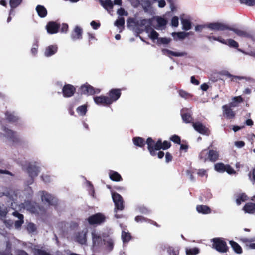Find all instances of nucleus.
I'll return each instance as SVG.
<instances>
[{
	"instance_id": "nucleus-1",
	"label": "nucleus",
	"mask_w": 255,
	"mask_h": 255,
	"mask_svg": "<svg viewBox=\"0 0 255 255\" xmlns=\"http://www.w3.org/2000/svg\"><path fill=\"white\" fill-rule=\"evenodd\" d=\"M207 27L210 30L218 31H223L229 30L233 31L237 36L241 37L246 38L248 39H253V35L249 32L242 30L238 28L231 27L229 25L221 22H212L209 23Z\"/></svg>"
},
{
	"instance_id": "nucleus-2",
	"label": "nucleus",
	"mask_w": 255,
	"mask_h": 255,
	"mask_svg": "<svg viewBox=\"0 0 255 255\" xmlns=\"http://www.w3.org/2000/svg\"><path fill=\"white\" fill-rule=\"evenodd\" d=\"M146 144L148 151L152 156L157 155L156 151L169 149L172 145L171 143L169 141L164 140L162 142V139L159 138L156 142L151 137L147 138Z\"/></svg>"
},
{
	"instance_id": "nucleus-3",
	"label": "nucleus",
	"mask_w": 255,
	"mask_h": 255,
	"mask_svg": "<svg viewBox=\"0 0 255 255\" xmlns=\"http://www.w3.org/2000/svg\"><path fill=\"white\" fill-rule=\"evenodd\" d=\"M219 157L218 151L213 149L209 150L208 149L203 150L199 155V159L203 162L209 161L214 163L218 160Z\"/></svg>"
},
{
	"instance_id": "nucleus-4",
	"label": "nucleus",
	"mask_w": 255,
	"mask_h": 255,
	"mask_svg": "<svg viewBox=\"0 0 255 255\" xmlns=\"http://www.w3.org/2000/svg\"><path fill=\"white\" fill-rule=\"evenodd\" d=\"M212 247L221 253H225L229 251V247L225 239L223 238L216 237L212 239Z\"/></svg>"
},
{
	"instance_id": "nucleus-5",
	"label": "nucleus",
	"mask_w": 255,
	"mask_h": 255,
	"mask_svg": "<svg viewBox=\"0 0 255 255\" xmlns=\"http://www.w3.org/2000/svg\"><path fill=\"white\" fill-rule=\"evenodd\" d=\"M23 206L25 209L32 213L39 215L45 212L43 207L39 206L38 204L31 201H25Z\"/></svg>"
},
{
	"instance_id": "nucleus-6",
	"label": "nucleus",
	"mask_w": 255,
	"mask_h": 255,
	"mask_svg": "<svg viewBox=\"0 0 255 255\" xmlns=\"http://www.w3.org/2000/svg\"><path fill=\"white\" fill-rule=\"evenodd\" d=\"M106 217L102 213H97L87 218V221L90 225H100L106 221Z\"/></svg>"
},
{
	"instance_id": "nucleus-7",
	"label": "nucleus",
	"mask_w": 255,
	"mask_h": 255,
	"mask_svg": "<svg viewBox=\"0 0 255 255\" xmlns=\"http://www.w3.org/2000/svg\"><path fill=\"white\" fill-rule=\"evenodd\" d=\"M80 91L81 94L87 95H93L95 94L100 93V90L95 88L89 84H83L80 87Z\"/></svg>"
},
{
	"instance_id": "nucleus-8",
	"label": "nucleus",
	"mask_w": 255,
	"mask_h": 255,
	"mask_svg": "<svg viewBox=\"0 0 255 255\" xmlns=\"http://www.w3.org/2000/svg\"><path fill=\"white\" fill-rule=\"evenodd\" d=\"M112 198L115 205V211L117 212V210H123L124 208V205L122 196L117 192H113L112 193Z\"/></svg>"
},
{
	"instance_id": "nucleus-9",
	"label": "nucleus",
	"mask_w": 255,
	"mask_h": 255,
	"mask_svg": "<svg viewBox=\"0 0 255 255\" xmlns=\"http://www.w3.org/2000/svg\"><path fill=\"white\" fill-rule=\"evenodd\" d=\"M41 193V200L43 202L47 203L49 206L57 205V199L52 194L46 191H42Z\"/></svg>"
},
{
	"instance_id": "nucleus-10",
	"label": "nucleus",
	"mask_w": 255,
	"mask_h": 255,
	"mask_svg": "<svg viewBox=\"0 0 255 255\" xmlns=\"http://www.w3.org/2000/svg\"><path fill=\"white\" fill-rule=\"evenodd\" d=\"M2 129L5 132V136L10 140L13 143H18L20 142V139L16 133L13 130L8 129L6 126H3Z\"/></svg>"
},
{
	"instance_id": "nucleus-11",
	"label": "nucleus",
	"mask_w": 255,
	"mask_h": 255,
	"mask_svg": "<svg viewBox=\"0 0 255 255\" xmlns=\"http://www.w3.org/2000/svg\"><path fill=\"white\" fill-rule=\"evenodd\" d=\"M76 88L71 84H65L62 88V94L64 98H70L74 95Z\"/></svg>"
},
{
	"instance_id": "nucleus-12",
	"label": "nucleus",
	"mask_w": 255,
	"mask_h": 255,
	"mask_svg": "<svg viewBox=\"0 0 255 255\" xmlns=\"http://www.w3.org/2000/svg\"><path fill=\"white\" fill-rule=\"evenodd\" d=\"M108 99L112 104L118 100L121 95V90L118 88H112L108 93Z\"/></svg>"
},
{
	"instance_id": "nucleus-13",
	"label": "nucleus",
	"mask_w": 255,
	"mask_h": 255,
	"mask_svg": "<svg viewBox=\"0 0 255 255\" xmlns=\"http://www.w3.org/2000/svg\"><path fill=\"white\" fill-rule=\"evenodd\" d=\"M28 175L32 179L37 177L39 172V167L35 164H29L26 168Z\"/></svg>"
},
{
	"instance_id": "nucleus-14",
	"label": "nucleus",
	"mask_w": 255,
	"mask_h": 255,
	"mask_svg": "<svg viewBox=\"0 0 255 255\" xmlns=\"http://www.w3.org/2000/svg\"><path fill=\"white\" fill-rule=\"evenodd\" d=\"M194 129L203 135H208L209 129L200 122L193 123Z\"/></svg>"
},
{
	"instance_id": "nucleus-15",
	"label": "nucleus",
	"mask_w": 255,
	"mask_h": 255,
	"mask_svg": "<svg viewBox=\"0 0 255 255\" xmlns=\"http://www.w3.org/2000/svg\"><path fill=\"white\" fill-rule=\"evenodd\" d=\"M60 28V24L55 21H49L46 25V30L49 34H54L58 32Z\"/></svg>"
},
{
	"instance_id": "nucleus-16",
	"label": "nucleus",
	"mask_w": 255,
	"mask_h": 255,
	"mask_svg": "<svg viewBox=\"0 0 255 255\" xmlns=\"http://www.w3.org/2000/svg\"><path fill=\"white\" fill-rule=\"evenodd\" d=\"M95 103L98 105L104 106H109L111 103L110 102L108 97L105 96H100L94 97Z\"/></svg>"
},
{
	"instance_id": "nucleus-17",
	"label": "nucleus",
	"mask_w": 255,
	"mask_h": 255,
	"mask_svg": "<svg viewBox=\"0 0 255 255\" xmlns=\"http://www.w3.org/2000/svg\"><path fill=\"white\" fill-rule=\"evenodd\" d=\"M12 215L15 217L18 218L19 219L16 220L14 222V227L15 229H19L21 228L24 223V216L17 211H15L12 213Z\"/></svg>"
},
{
	"instance_id": "nucleus-18",
	"label": "nucleus",
	"mask_w": 255,
	"mask_h": 255,
	"mask_svg": "<svg viewBox=\"0 0 255 255\" xmlns=\"http://www.w3.org/2000/svg\"><path fill=\"white\" fill-rule=\"evenodd\" d=\"M71 38L73 40L81 39L82 38V29L78 26H76L73 31L71 33Z\"/></svg>"
},
{
	"instance_id": "nucleus-19",
	"label": "nucleus",
	"mask_w": 255,
	"mask_h": 255,
	"mask_svg": "<svg viewBox=\"0 0 255 255\" xmlns=\"http://www.w3.org/2000/svg\"><path fill=\"white\" fill-rule=\"evenodd\" d=\"M58 47L57 45H50L46 48L45 51V56L47 57H50L55 54L57 51Z\"/></svg>"
},
{
	"instance_id": "nucleus-20",
	"label": "nucleus",
	"mask_w": 255,
	"mask_h": 255,
	"mask_svg": "<svg viewBox=\"0 0 255 255\" xmlns=\"http://www.w3.org/2000/svg\"><path fill=\"white\" fill-rule=\"evenodd\" d=\"M181 116L182 120L186 123H190L193 121L191 114L187 110L182 109L181 111Z\"/></svg>"
},
{
	"instance_id": "nucleus-21",
	"label": "nucleus",
	"mask_w": 255,
	"mask_h": 255,
	"mask_svg": "<svg viewBox=\"0 0 255 255\" xmlns=\"http://www.w3.org/2000/svg\"><path fill=\"white\" fill-rule=\"evenodd\" d=\"M36 11L38 16L41 18L46 17L48 14L47 9L42 5H37L36 7Z\"/></svg>"
},
{
	"instance_id": "nucleus-22",
	"label": "nucleus",
	"mask_w": 255,
	"mask_h": 255,
	"mask_svg": "<svg viewBox=\"0 0 255 255\" xmlns=\"http://www.w3.org/2000/svg\"><path fill=\"white\" fill-rule=\"evenodd\" d=\"M223 114L228 119H232L235 117V113L228 105H224L222 106Z\"/></svg>"
},
{
	"instance_id": "nucleus-23",
	"label": "nucleus",
	"mask_w": 255,
	"mask_h": 255,
	"mask_svg": "<svg viewBox=\"0 0 255 255\" xmlns=\"http://www.w3.org/2000/svg\"><path fill=\"white\" fill-rule=\"evenodd\" d=\"M243 210L246 213L254 214L255 213V204L251 202L247 203L244 206Z\"/></svg>"
},
{
	"instance_id": "nucleus-24",
	"label": "nucleus",
	"mask_w": 255,
	"mask_h": 255,
	"mask_svg": "<svg viewBox=\"0 0 255 255\" xmlns=\"http://www.w3.org/2000/svg\"><path fill=\"white\" fill-rule=\"evenodd\" d=\"M75 241L81 245L86 244V233L78 232L76 234Z\"/></svg>"
},
{
	"instance_id": "nucleus-25",
	"label": "nucleus",
	"mask_w": 255,
	"mask_h": 255,
	"mask_svg": "<svg viewBox=\"0 0 255 255\" xmlns=\"http://www.w3.org/2000/svg\"><path fill=\"white\" fill-rule=\"evenodd\" d=\"M229 244L232 248L235 253L238 254H241L243 253V249L239 244H237L234 241H230Z\"/></svg>"
},
{
	"instance_id": "nucleus-26",
	"label": "nucleus",
	"mask_w": 255,
	"mask_h": 255,
	"mask_svg": "<svg viewBox=\"0 0 255 255\" xmlns=\"http://www.w3.org/2000/svg\"><path fill=\"white\" fill-rule=\"evenodd\" d=\"M196 211L203 214H208L211 213V209L207 205H197L196 206Z\"/></svg>"
},
{
	"instance_id": "nucleus-27",
	"label": "nucleus",
	"mask_w": 255,
	"mask_h": 255,
	"mask_svg": "<svg viewBox=\"0 0 255 255\" xmlns=\"http://www.w3.org/2000/svg\"><path fill=\"white\" fill-rule=\"evenodd\" d=\"M133 142L135 146L143 148L146 143V141H145L142 137H137L133 138Z\"/></svg>"
},
{
	"instance_id": "nucleus-28",
	"label": "nucleus",
	"mask_w": 255,
	"mask_h": 255,
	"mask_svg": "<svg viewBox=\"0 0 255 255\" xmlns=\"http://www.w3.org/2000/svg\"><path fill=\"white\" fill-rule=\"evenodd\" d=\"M109 177L114 181H120L122 180V177L119 173L116 171L111 170L109 172Z\"/></svg>"
},
{
	"instance_id": "nucleus-29",
	"label": "nucleus",
	"mask_w": 255,
	"mask_h": 255,
	"mask_svg": "<svg viewBox=\"0 0 255 255\" xmlns=\"http://www.w3.org/2000/svg\"><path fill=\"white\" fill-rule=\"evenodd\" d=\"M162 52L163 54L164 55H171L175 57H181L184 55V54L182 52H176L172 51L170 50L167 49H163L162 50Z\"/></svg>"
},
{
	"instance_id": "nucleus-30",
	"label": "nucleus",
	"mask_w": 255,
	"mask_h": 255,
	"mask_svg": "<svg viewBox=\"0 0 255 255\" xmlns=\"http://www.w3.org/2000/svg\"><path fill=\"white\" fill-rule=\"evenodd\" d=\"M247 199L248 197L247 195L245 193H241L237 196V198L236 199V204L239 206L241 204L242 202L247 201Z\"/></svg>"
},
{
	"instance_id": "nucleus-31",
	"label": "nucleus",
	"mask_w": 255,
	"mask_h": 255,
	"mask_svg": "<svg viewBox=\"0 0 255 255\" xmlns=\"http://www.w3.org/2000/svg\"><path fill=\"white\" fill-rule=\"evenodd\" d=\"M93 243L95 246H100L102 244L103 239L100 235L95 233L92 234Z\"/></svg>"
},
{
	"instance_id": "nucleus-32",
	"label": "nucleus",
	"mask_w": 255,
	"mask_h": 255,
	"mask_svg": "<svg viewBox=\"0 0 255 255\" xmlns=\"http://www.w3.org/2000/svg\"><path fill=\"white\" fill-rule=\"evenodd\" d=\"M100 4L107 10L113 8V5L110 0H106L105 1L100 0Z\"/></svg>"
},
{
	"instance_id": "nucleus-33",
	"label": "nucleus",
	"mask_w": 255,
	"mask_h": 255,
	"mask_svg": "<svg viewBox=\"0 0 255 255\" xmlns=\"http://www.w3.org/2000/svg\"><path fill=\"white\" fill-rule=\"evenodd\" d=\"M115 25L117 26L120 30L122 31L124 29L125 25V19L124 17H120L117 19L115 22Z\"/></svg>"
},
{
	"instance_id": "nucleus-34",
	"label": "nucleus",
	"mask_w": 255,
	"mask_h": 255,
	"mask_svg": "<svg viewBox=\"0 0 255 255\" xmlns=\"http://www.w3.org/2000/svg\"><path fill=\"white\" fill-rule=\"evenodd\" d=\"M121 237L122 241L124 243L129 242L131 239V235L129 232H126V231H122Z\"/></svg>"
},
{
	"instance_id": "nucleus-35",
	"label": "nucleus",
	"mask_w": 255,
	"mask_h": 255,
	"mask_svg": "<svg viewBox=\"0 0 255 255\" xmlns=\"http://www.w3.org/2000/svg\"><path fill=\"white\" fill-rule=\"evenodd\" d=\"M5 115L7 120L9 122L14 123L17 121L18 120V117L14 115L13 113L10 112H6Z\"/></svg>"
},
{
	"instance_id": "nucleus-36",
	"label": "nucleus",
	"mask_w": 255,
	"mask_h": 255,
	"mask_svg": "<svg viewBox=\"0 0 255 255\" xmlns=\"http://www.w3.org/2000/svg\"><path fill=\"white\" fill-rule=\"evenodd\" d=\"M181 24H182V29L185 31H188L191 28V23L189 19H182Z\"/></svg>"
},
{
	"instance_id": "nucleus-37",
	"label": "nucleus",
	"mask_w": 255,
	"mask_h": 255,
	"mask_svg": "<svg viewBox=\"0 0 255 255\" xmlns=\"http://www.w3.org/2000/svg\"><path fill=\"white\" fill-rule=\"evenodd\" d=\"M138 25V21H136L134 18H129L127 20V26L128 27H133Z\"/></svg>"
},
{
	"instance_id": "nucleus-38",
	"label": "nucleus",
	"mask_w": 255,
	"mask_h": 255,
	"mask_svg": "<svg viewBox=\"0 0 255 255\" xmlns=\"http://www.w3.org/2000/svg\"><path fill=\"white\" fill-rule=\"evenodd\" d=\"M77 112L81 116H84L86 114L87 112V106L86 105H83L79 106L77 108Z\"/></svg>"
},
{
	"instance_id": "nucleus-39",
	"label": "nucleus",
	"mask_w": 255,
	"mask_h": 255,
	"mask_svg": "<svg viewBox=\"0 0 255 255\" xmlns=\"http://www.w3.org/2000/svg\"><path fill=\"white\" fill-rule=\"evenodd\" d=\"M207 38L209 40H211L212 39L217 41L219 42L220 43L223 44H227V40H225L224 39L222 38L221 37H216L214 36H207Z\"/></svg>"
},
{
	"instance_id": "nucleus-40",
	"label": "nucleus",
	"mask_w": 255,
	"mask_h": 255,
	"mask_svg": "<svg viewBox=\"0 0 255 255\" xmlns=\"http://www.w3.org/2000/svg\"><path fill=\"white\" fill-rule=\"evenodd\" d=\"M199 253V249L198 248L186 249V253L187 255H196Z\"/></svg>"
},
{
	"instance_id": "nucleus-41",
	"label": "nucleus",
	"mask_w": 255,
	"mask_h": 255,
	"mask_svg": "<svg viewBox=\"0 0 255 255\" xmlns=\"http://www.w3.org/2000/svg\"><path fill=\"white\" fill-rule=\"evenodd\" d=\"M226 166L222 163H218L215 164V169L218 172L223 173L225 172V167Z\"/></svg>"
},
{
	"instance_id": "nucleus-42",
	"label": "nucleus",
	"mask_w": 255,
	"mask_h": 255,
	"mask_svg": "<svg viewBox=\"0 0 255 255\" xmlns=\"http://www.w3.org/2000/svg\"><path fill=\"white\" fill-rule=\"evenodd\" d=\"M178 93L181 98H185V99H188V98L192 97V95L190 93L183 89L179 90Z\"/></svg>"
},
{
	"instance_id": "nucleus-43",
	"label": "nucleus",
	"mask_w": 255,
	"mask_h": 255,
	"mask_svg": "<svg viewBox=\"0 0 255 255\" xmlns=\"http://www.w3.org/2000/svg\"><path fill=\"white\" fill-rule=\"evenodd\" d=\"M8 212V211L6 207L0 206V219H3L5 218Z\"/></svg>"
},
{
	"instance_id": "nucleus-44",
	"label": "nucleus",
	"mask_w": 255,
	"mask_h": 255,
	"mask_svg": "<svg viewBox=\"0 0 255 255\" xmlns=\"http://www.w3.org/2000/svg\"><path fill=\"white\" fill-rule=\"evenodd\" d=\"M26 229L29 233H34V232L36 231L37 228L36 225L33 223L30 222L27 224Z\"/></svg>"
},
{
	"instance_id": "nucleus-45",
	"label": "nucleus",
	"mask_w": 255,
	"mask_h": 255,
	"mask_svg": "<svg viewBox=\"0 0 255 255\" xmlns=\"http://www.w3.org/2000/svg\"><path fill=\"white\" fill-rule=\"evenodd\" d=\"M187 33L185 32H173L172 36L174 37L176 35L177 38L179 39H184L187 36Z\"/></svg>"
},
{
	"instance_id": "nucleus-46",
	"label": "nucleus",
	"mask_w": 255,
	"mask_h": 255,
	"mask_svg": "<svg viewBox=\"0 0 255 255\" xmlns=\"http://www.w3.org/2000/svg\"><path fill=\"white\" fill-rule=\"evenodd\" d=\"M22 0H10L9 4L12 9L17 7L22 2Z\"/></svg>"
},
{
	"instance_id": "nucleus-47",
	"label": "nucleus",
	"mask_w": 255,
	"mask_h": 255,
	"mask_svg": "<svg viewBox=\"0 0 255 255\" xmlns=\"http://www.w3.org/2000/svg\"><path fill=\"white\" fill-rule=\"evenodd\" d=\"M224 75H226L229 78H231L232 81H235L237 80H242L244 79V77L242 76H234L232 74H231L228 72H226L225 74Z\"/></svg>"
},
{
	"instance_id": "nucleus-48",
	"label": "nucleus",
	"mask_w": 255,
	"mask_h": 255,
	"mask_svg": "<svg viewBox=\"0 0 255 255\" xmlns=\"http://www.w3.org/2000/svg\"><path fill=\"white\" fill-rule=\"evenodd\" d=\"M227 45H229L231 47L237 48L239 47V44L235 40L229 39L227 41Z\"/></svg>"
},
{
	"instance_id": "nucleus-49",
	"label": "nucleus",
	"mask_w": 255,
	"mask_h": 255,
	"mask_svg": "<svg viewBox=\"0 0 255 255\" xmlns=\"http://www.w3.org/2000/svg\"><path fill=\"white\" fill-rule=\"evenodd\" d=\"M240 2L241 4L250 6L255 5V0H240Z\"/></svg>"
},
{
	"instance_id": "nucleus-50",
	"label": "nucleus",
	"mask_w": 255,
	"mask_h": 255,
	"mask_svg": "<svg viewBox=\"0 0 255 255\" xmlns=\"http://www.w3.org/2000/svg\"><path fill=\"white\" fill-rule=\"evenodd\" d=\"M105 244L106 245L107 249L110 251L113 248V246H114V242L111 239H109L106 242Z\"/></svg>"
},
{
	"instance_id": "nucleus-51",
	"label": "nucleus",
	"mask_w": 255,
	"mask_h": 255,
	"mask_svg": "<svg viewBox=\"0 0 255 255\" xmlns=\"http://www.w3.org/2000/svg\"><path fill=\"white\" fill-rule=\"evenodd\" d=\"M167 253L170 255H179V251L178 250H175L172 247H169L167 248Z\"/></svg>"
},
{
	"instance_id": "nucleus-52",
	"label": "nucleus",
	"mask_w": 255,
	"mask_h": 255,
	"mask_svg": "<svg viewBox=\"0 0 255 255\" xmlns=\"http://www.w3.org/2000/svg\"><path fill=\"white\" fill-rule=\"evenodd\" d=\"M249 178L250 181L252 182L253 184L255 183V168H254L252 170H251L249 174Z\"/></svg>"
},
{
	"instance_id": "nucleus-53",
	"label": "nucleus",
	"mask_w": 255,
	"mask_h": 255,
	"mask_svg": "<svg viewBox=\"0 0 255 255\" xmlns=\"http://www.w3.org/2000/svg\"><path fill=\"white\" fill-rule=\"evenodd\" d=\"M171 41V39L169 38L162 37L158 39V43L163 44H168Z\"/></svg>"
},
{
	"instance_id": "nucleus-54",
	"label": "nucleus",
	"mask_w": 255,
	"mask_h": 255,
	"mask_svg": "<svg viewBox=\"0 0 255 255\" xmlns=\"http://www.w3.org/2000/svg\"><path fill=\"white\" fill-rule=\"evenodd\" d=\"M158 36L159 34L157 32L154 31V30H152L150 32L149 37L153 40H155L156 39L158 40Z\"/></svg>"
},
{
	"instance_id": "nucleus-55",
	"label": "nucleus",
	"mask_w": 255,
	"mask_h": 255,
	"mask_svg": "<svg viewBox=\"0 0 255 255\" xmlns=\"http://www.w3.org/2000/svg\"><path fill=\"white\" fill-rule=\"evenodd\" d=\"M170 139L175 143L180 144L181 139L178 135H174L170 138Z\"/></svg>"
},
{
	"instance_id": "nucleus-56",
	"label": "nucleus",
	"mask_w": 255,
	"mask_h": 255,
	"mask_svg": "<svg viewBox=\"0 0 255 255\" xmlns=\"http://www.w3.org/2000/svg\"><path fill=\"white\" fill-rule=\"evenodd\" d=\"M157 21L158 25L160 27L165 26L167 23L166 19H164V18H157Z\"/></svg>"
},
{
	"instance_id": "nucleus-57",
	"label": "nucleus",
	"mask_w": 255,
	"mask_h": 255,
	"mask_svg": "<svg viewBox=\"0 0 255 255\" xmlns=\"http://www.w3.org/2000/svg\"><path fill=\"white\" fill-rule=\"evenodd\" d=\"M149 219L146 218L142 216H137L135 217V220L137 222H148Z\"/></svg>"
},
{
	"instance_id": "nucleus-58",
	"label": "nucleus",
	"mask_w": 255,
	"mask_h": 255,
	"mask_svg": "<svg viewBox=\"0 0 255 255\" xmlns=\"http://www.w3.org/2000/svg\"><path fill=\"white\" fill-rule=\"evenodd\" d=\"M225 172H227L229 174H233L235 173V170L229 164H226L225 167Z\"/></svg>"
},
{
	"instance_id": "nucleus-59",
	"label": "nucleus",
	"mask_w": 255,
	"mask_h": 255,
	"mask_svg": "<svg viewBox=\"0 0 255 255\" xmlns=\"http://www.w3.org/2000/svg\"><path fill=\"white\" fill-rule=\"evenodd\" d=\"M239 241L244 243L247 242L251 243L255 241V237L250 239H248L247 238H241L239 239Z\"/></svg>"
},
{
	"instance_id": "nucleus-60",
	"label": "nucleus",
	"mask_w": 255,
	"mask_h": 255,
	"mask_svg": "<svg viewBox=\"0 0 255 255\" xmlns=\"http://www.w3.org/2000/svg\"><path fill=\"white\" fill-rule=\"evenodd\" d=\"M117 13L119 15L122 16H128V12L126 11L125 9L123 8H119L117 11Z\"/></svg>"
},
{
	"instance_id": "nucleus-61",
	"label": "nucleus",
	"mask_w": 255,
	"mask_h": 255,
	"mask_svg": "<svg viewBox=\"0 0 255 255\" xmlns=\"http://www.w3.org/2000/svg\"><path fill=\"white\" fill-rule=\"evenodd\" d=\"M36 252L37 255H52L50 253L46 252L45 250L40 249H36Z\"/></svg>"
},
{
	"instance_id": "nucleus-62",
	"label": "nucleus",
	"mask_w": 255,
	"mask_h": 255,
	"mask_svg": "<svg viewBox=\"0 0 255 255\" xmlns=\"http://www.w3.org/2000/svg\"><path fill=\"white\" fill-rule=\"evenodd\" d=\"M139 211L142 214H148L150 213V210L144 206H141L139 207Z\"/></svg>"
},
{
	"instance_id": "nucleus-63",
	"label": "nucleus",
	"mask_w": 255,
	"mask_h": 255,
	"mask_svg": "<svg viewBox=\"0 0 255 255\" xmlns=\"http://www.w3.org/2000/svg\"><path fill=\"white\" fill-rule=\"evenodd\" d=\"M198 175L200 177L206 176L207 177V174L206 171L204 169H200L198 170L197 172Z\"/></svg>"
},
{
	"instance_id": "nucleus-64",
	"label": "nucleus",
	"mask_w": 255,
	"mask_h": 255,
	"mask_svg": "<svg viewBox=\"0 0 255 255\" xmlns=\"http://www.w3.org/2000/svg\"><path fill=\"white\" fill-rule=\"evenodd\" d=\"M171 24L173 27H177L178 25V18L174 16L172 18Z\"/></svg>"
}]
</instances>
